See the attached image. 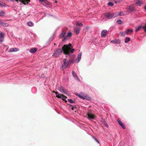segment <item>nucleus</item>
I'll return each instance as SVG.
<instances>
[{
    "instance_id": "obj_1",
    "label": "nucleus",
    "mask_w": 146,
    "mask_h": 146,
    "mask_svg": "<svg viewBox=\"0 0 146 146\" xmlns=\"http://www.w3.org/2000/svg\"><path fill=\"white\" fill-rule=\"evenodd\" d=\"M71 46V44H68V45L64 44L62 47V50L64 53L65 54L69 55V50Z\"/></svg>"
},
{
    "instance_id": "obj_2",
    "label": "nucleus",
    "mask_w": 146,
    "mask_h": 146,
    "mask_svg": "<svg viewBox=\"0 0 146 146\" xmlns=\"http://www.w3.org/2000/svg\"><path fill=\"white\" fill-rule=\"evenodd\" d=\"M104 14L105 16L109 19L117 17V15L115 13L110 14L109 13H105Z\"/></svg>"
},
{
    "instance_id": "obj_3",
    "label": "nucleus",
    "mask_w": 146,
    "mask_h": 146,
    "mask_svg": "<svg viewBox=\"0 0 146 146\" xmlns=\"http://www.w3.org/2000/svg\"><path fill=\"white\" fill-rule=\"evenodd\" d=\"M63 51L62 48L61 49L60 48L57 49L53 53L52 56L55 57H57L59 56Z\"/></svg>"
},
{
    "instance_id": "obj_4",
    "label": "nucleus",
    "mask_w": 146,
    "mask_h": 146,
    "mask_svg": "<svg viewBox=\"0 0 146 146\" xmlns=\"http://www.w3.org/2000/svg\"><path fill=\"white\" fill-rule=\"evenodd\" d=\"M87 118L89 119H94L96 118V115L90 112H88L87 114Z\"/></svg>"
},
{
    "instance_id": "obj_5",
    "label": "nucleus",
    "mask_w": 146,
    "mask_h": 146,
    "mask_svg": "<svg viewBox=\"0 0 146 146\" xmlns=\"http://www.w3.org/2000/svg\"><path fill=\"white\" fill-rule=\"evenodd\" d=\"M63 64L62 65L63 67L64 68H66L68 67V66L69 64V61L67 59H64L63 60Z\"/></svg>"
},
{
    "instance_id": "obj_6",
    "label": "nucleus",
    "mask_w": 146,
    "mask_h": 146,
    "mask_svg": "<svg viewBox=\"0 0 146 146\" xmlns=\"http://www.w3.org/2000/svg\"><path fill=\"white\" fill-rule=\"evenodd\" d=\"M129 12L127 11V12L122 11L120 12H117L115 13L117 15V17L119 16H123L124 15H126L129 13Z\"/></svg>"
},
{
    "instance_id": "obj_7",
    "label": "nucleus",
    "mask_w": 146,
    "mask_h": 146,
    "mask_svg": "<svg viewBox=\"0 0 146 146\" xmlns=\"http://www.w3.org/2000/svg\"><path fill=\"white\" fill-rule=\"evenodd\" d=\"M56 97L58 98H61L62 100L64 101H65V102H67V101H65V99L67 98L63 94H59L58 95L56 96Z\"/></svg>"
},
{
    "instance_id": "obj_8",
    "label": "nucleus",
    "mask_w": 146,
    "mask_h": 146,
    "mask_svg": "<svg viewBox=\"0 0 146 146\" xmlns=\"http://www.w3.org/2000/svg\"><path fill=\"white\" fill-rule=\"evenodd\" d=\"M60 92L63 93L64 94H67V90L64 89V88L62 87H61L58 88Z\"/></svg>"
},
{
    "instance_id": "obj_9",
    "label": "nucleus",
    "mask_w": 146,
    "mask_h": 146,
    "mask_svg": "<svg viewBox=\"0 0 146 146\" xmlns=\"http://www.w3.org/2000/svg\"><path fill=\"white\" fill-rule=\"evenodd\" d=\"M15 1L17 2H19L18 0H15ZM19 1H20L24 5L26 4V2H27V4H28L30 2V0H19Z\"/></svg>"
},
{
    "instance_id": "obj_10",
    "label": "nucleus",
    "mask_w": 146,
    "mask_h": 146,
    "mask_svg": "<svg viewBox=\"0 0 146 146\" xmlns=\"http://www.w3.org/2000/svg\"><path fill=\"white\" fill-rule=\"evenodd\" d=\"M108 33V31L106 30H103L101 33V36L102 37H105Z\"/></svg>"
},
{
    "instance_id": "obj_11",
    "label": "nucleus",
    "mask_w": 146,
    "mask_h": 146,
    "mask_svg": "<svg viewBox=\"0 0 146 146\" xmlns=\"http://www.w3.org/2000/svg\"><path fill=\"white\" fill-rule=\"evenodd\" d=\"M121 42V41L120 40L118 39H114L113 40H112L111 42V43L115 44L116 43L117 44H120Z\"/></svg>"
},
{
    "instance_id": "obj_12",
    "label": "nucleus",
    "mask_w": 146,
    "mask_h": 146,
    "mask_svg": "<svg viewBox=\"0 0 146 146\" xmlns=\"http://www.w3.org/2000/svg\"><path fill=\"white\" fill-rule=\"evenodd\" d=\"M117 121L119 124L121 126V127L123 129H125V125L121 122L120 120L119 119H118L117 120Z\"/></svg>"
},
{
    "instance_id": "obj_13",
    "label": "nucleus",
    "mask_w": 146,
    "mask_h": 146,
    "mask_svg": "<svg viewBox=\"0 0 146 146\" xmlns=\"http://www.w3.org/2000/svg\"><path fill=\"white\" fill-rule=\"evenodd\" d=\"M19 50L18 48H12L10 49L9 52H15Z\"/></svg>"
},
{
    "instance_id": "obj_14",
    "label": "nucleus",
    "mask_w": 146,
    "mask_h": 146,
    "mask_svg": "<svg viewBox=\"0 0 146 146\" xmlns=\"http://www.w3.org/2000/svg\"><path fill=\"white\" fill-rule=\"evenodd\" d=\"M80 29L79 27H76L74 29V31L76 34H78L80 33Z\"/></svg>"
},
{
    "instance_id": "obj_15",
    "label": "nucleus",
    "mask_w": 146,
    "mask_h": 146,
    "mask_svg": "<svg viewBox=\"0 0 146 146\" xmlns=\"http://www.w3.org/2000/svg\"><path fill=\"white\" fill-rule=\"evenodd\" d=\"M4 34L2 33H0V40L1 42H3L4 40Z\"/></svg>"
},
{
    "instance_id": "obj_16",
    "label": "nucleus",
    "mask_w": 146,
    "mask_h": 146,
    "mask_svg": "<svg viewBox=\"0 0 146 146\" xmlns=\"http://www.w3.org/2000/svg\"><path fill=\"white\" fill-rule=\"evenodd\" d=\"M82 53V52H80L79 53L78 55V56L77 57V59H78V61L77 62V63H78L80 61V60L81 59V56Z\"/></svg>"
},
{
    "instance_id": "obj_17",
    "label": "nucleus",
    "mask_w": 146,
    "mask_h": 146,
    "mask_svg": "<svg viewBox=\"0 0 146 146\" xmlns=\"http://www.w3.org/2000/svg\"><path fill=\"white\" fill-rule=\"evenodd\" d=\"M37 50V49L35 48H32L30 50V52L31 53H34L36 52Z\"/></svg>"
},
{
    "instance_id": "obj_18",
    "label": "nucleus",
    "mask_w": 146,
    "mask_h": 146,
    "mask_svg": "<svg viewBox=\"0 0 146 146\" xmlns=\"http://www.w3.org/2000/svg\"><path fill=\"white\" fill-rule=\"evenodd\" d=\"M66 33V32L65 31L63 30L62 33L59 36V37L60 38H62L64 36Z\"/></svg>"
},
{
    "instance_id": "obj_19",
    "label": "nucleus",
    "mask_w": 146,
    "mask_h": 146,
    "mask_svg": "<svg viewBox=\"0 0 146 146\" xmlns=\"http://www.w3.org/2000/svg\"><path fill=\"white\" fill-rule=\"evenodd\" d=\"M136 4L138 5L139 6H141L142 4V2L141 1H137L135 3Z\"/></svg>"
},
{
    "instance_id": "obj_20",
    "label": "nucleus",
    "mask_w": 146,
    "mask_h": 146,
    "mask_svg": "<svg viewBox=\"0 0 146 146\" xmlns=\"http://www.w3.org/2000/svg\"><path fill=\"white\" fill-rule=\"evenodd\" d=\"M129 32H130L131 33H133V31L132 29H127V31L126 32V34L127 35H128L129 34Z\"/></svg>"
},
{
    "instance_id": "obj_21",
    "label": "nucleus",
    "mask_w": 146,
    "mask_h": 146,
    "mask_svg": "<svg viewBox=\"0 0 146 146\" xmlns=\"http://www.w3.org/2000/svg\"><path fill=\"white\" fill-rule=\"evenodd\" d=\"M72 75L75 78H76V79H78V77L76 73L73 71H72Z\"/></svg>"
},
{
    "instance_id": "obj_22",
    "label": "nucleus",
    "mask_w": 146,
    "mask_h": 146,
    "mask_svg": "<svg viewBox=\"0 0 146 146\" xmlns=\"http://www.w3.org/2000/svg\"><path fill=\"white\" fill-rule=\"evenodd\" d=\"M27 24L30 27H32L33 26V24L31 21H29L28 22Z\"/></svg>"
},
{
    "instance_id": "obj_23",
    "label": "nucleus",
    "mask_w": 146,
    "mask_h": 146,
    "mask_svg": "<svg viewBox=\"0 0 146 146\" xmlns=\"http://www.w3.org/2000/svg\"><path fill=\"white\" fill-rule=\"evenodd\" d=\"M5 15V13L3 11H0V16H3Z\"/></svg>"
},
{
    "instance_id": "obj_24",
    "label": "nucleus",
    "mask_w": 146,
    "mask_h": 146,
    "mask_svg": "<svg viewBox=\"0 0 146 146\" xmlns=\"http://www.w3.org/2000/svg\"><path fill=\"white\" fill-rule=\"evenodd\" d=\"M130 40V38H128L127 37H126L125 38V43L128 42Z\"/></svg>"
},
{
    "instance_id": "obj_25",
    "label": "nucleus",
    "mask_w": 146,
    "mask_h": 146,
    "mask_svg": "<svg viewBox=\"0 0 146 146\" xmlns=\"http://www.w3.org/2000/svg\"><path fill=\"white\" fill-rule=\"evenodd\" d=\"M1 25L3 27H7L9 25L7 23H6L5 22H3Z\"/></svg>"
},
{
    "instance_id": "obj_26",
    "label": "nucleus",
    "mask_w": 146,
    "mask_h": 146,
    "mask_svg": "<svg viewBox=\"0 0 146 146\" xmlns=\"http://www.w3.org/2000/svg\"><path fill=\"white\" fill-rule=\"evenodd\" d=\"M120 34L121 35L123 36H125V34L126 33V32H120Z\"/></svg>"
},
{
    "instance_id": "obj_27",
    "label": "nucleus",
    "mask_w": 146,
    "mask_h": 146,
    "mask_svg": "<svg viewBox=\"0 0 146 146\" xmlns=\"http://www.w3.org/2000/svg\"><path fill=\"white\" fill-rule=\"evenodd\" d=\"M134 9V7L132 6H130L129 7V9L130 11H133Z\"/></svg>"
},
{
    "instance_id": "obj_28",
    "label": "nucleus",
    "mask_w": 146,
    "mask_h": 146,
    "mask_svg": "<svg viewBox=\"0 0 146 146\" xmlns=\"http://www.w3.org/2000/svg\"><path fill=\"white\" fill-rule=\"evenodd\" d=\"M69 62V64H70L71 63H73L75 61V59H72L70 60L69 61H68Z\"/></svg>"
},
{
    "instance_id": "obj_29",
    "label": "nucleus",
    "mask_w": 146,
    "mask_h": 146,
    "mask_svg": "<svg viewBox=\"0 0 146 146\" xmlns=\"http://www.w3.org/2000/svg\"><path fill=\"white\" fill-rule=\"evenodd\" d=\"M141 28V26H139V27H137L136 28V29L135 30V31L136 32H137Z\"/></svg>"
},
{
    "instance_id": "obj_30",
    "label": "nucleus",
    "mask_w": 146,
    "mask_h": 146,
    "mask_svg": "<svg viewBox=\"0 0 146 146\" xmlns=\"http://www.w3.org/2000/svg\"><path fill=\"white\" fill-rule=\"evenodd\" d=\"M117 22L119 24H121L122 23V21L121 19H118L117 21Z\"/></svg>"
},
{
    "instance_id": "obj_31",
    "label": "nucleus",
    "mask_w": 146,
    "mask_h": 146,
    "mask_svg": "<svg viewBox=\"0 0 146 146\" xmlns=\"http://www.w3.org/2000/svg\"><path fill=\"white\" fill-rule=\"evenodd\" d=\"M76 25H78L80 26H83V24H82V23L80 22L77 23H76Z\"/></svg>"
},
{
    "instance_id": "obj_32",
    "label": "nucleus",
    "mask_w": 146,
    "mask_h": 146,
    "mask_svg": "<svg viewBox=\"0 0 146 146\" xmlns=\"http://www.w3.org/2000/svg\"><path fill=\"white\" fill-rule=\"evenodd\" d=\"M68 101L71 103H73L74 102V101L71 99H68Z\"/></svg>"
},
{
    "instance_id": "obj_33",
    "label": "nucleus",
    "mask_w": 146,
    "mask_h": 146,
    "mask_svg": "<svg viewBox=\"0 0 146 146\" xmlns=\"http://www.w3.org/2000/svg\"><path fill=\"white\" fill-rule=\"evenodd\" d=\"M72 33L71 32H69L68 33L67 36L68 37H71L72 36Z\"/></svg>"
},
{
    "instance_id": "obj_34",
    "label": "nucleus",
    "mask_w": 146,
    "mask_h": 146,
    "mask_svg": "<svg viewBox=\"0 0 146 146\" xmlns=\"http://www.w3.org/2000/svg\"><path fill=\"white\" fill-rule=\"evenodd\" d=\"M108 5L109 6H113V4L111 2H109L108 3Z\"/></svg>"
},
{
    "instance_id": "obj_35",
    "label": "nucleus",
    "mask_w": 146,
    "mask_h": 146,
    "mask_svg": "<svg viewBox=\"0 0 146 146\" xmlns=\"http://www.w3.org/2000/svg\"><path fill=\"white\" fill-rule=\"evenodd\" d=\"M74 50V48H72L70 49L69 50V52H70L71 53H73Z\"/></svg>"
},
{
    "instance_id": "obj_36",
    "label": "nucleus",
    "mask_w": 146,
    "mask_h": 146,
    "mask_svg": "<svg viewBox=\"0 0 146 146\" xmlns=\"http://www.w3.org/2000/svg\"><path fill=\"white\" fill-rule=\"evenodd\" d=\"M53 93H55L56 94V96H57V95H58L59 94H60L59 93H58V92H56L54 91H52Z\"/></svg>"
},
{
    "instance_id": "obj_37",
    "label": "nucleus",
    "mask_w": 146,
    "mask_h": 146,
    "mask_svg": "<svg viewBox=\"0 0 146 146\" xmlns=\"http://www.w3.org/2000/svg\"><path fill=\"white\" fill-rule=\"evenodd\" d=\"M143 29L144 30V31L146 32V26H143L142 27Z\"/></svg>"
},
{
    "instance_id": "obj_38",
    "label": "nucleus",
    "mask_w": 146,
    "mask_h": 146,
    "mask_svg": "<svg viewBox=\"0 0 146 146\" xmlns=\"http://www.w3.org/2000/svg\"><path fill=\"white\" fill-rule=\"evenodd\" d=\"M101 121L103 123H104V122L105 121V120L104 119H103V118H101Z\"/></svg>"
},
{
    "instance_id": "obj_39",
    "label": "nucleus",
    "mask_w": 146,
    "mask_h": 146,
    "mask_svg": "<svg viewBox=\"0 0 146 146\" xmlns=\"http://www.w3.org/2000/svg\"><path fill=\"white\" fill-rule=\"evenodd\" d=\"M5 3H3L2 4V6H1V7H5Z\"/></svg>"
},
{
    "instance_id": "obj_40",
    "label": "nucleus",
    "mask_w": 146,
    "mask_h": 146,
    "mask_svg": "<svg viewBox=\"0 0 146 146\" xmlns=\"http://www.w3.org/2000/svg\"><path fill=\"white\" fill-rule=\"evenodd\" d=\"M3 22L2 21V20H0V24L2 25Z\"/></svg>"
},
{
    "instance_id": "obj_41",
    "label": "nucleus",
    "mask_w": 146,
    "mask_h": 146,
    "mask_svg": "<svg viewBox=\"0 0 146 146\" xmlns=\"http://www.w3.org/2000/svg\"><path fill=\"white\" fill-rule=\"evenodd\" d=\"M105 126L107 127H108V124L107 123H106L104 124V125Z\"/></svg>"
},
{
    "instance_id": "obj_42",
    "label": "nucleus",
    "mask_w": 146,
    "mask_h": 146,
    "mask_svg": "<svg viewBox=\"0 0 146 146\" xmlns=\"http://www.w3.org/2000/svg\"><path fill=\"white\" fill-rule=\"evenodd\" d=\"M80 98H81L82 99H85V98H84V97H83V96H80Z\"/></svg>"
},
{
    "instance_id": "obj_43",
    "label": "nucleus",
    "mask_w": 146,
    "mask_h": 146,
    "mask_svg": "<svg viewBox=\"0 0 146 146\" xmlns=\"http://www.w3.org/2000/svg\"><path fill=\"white\" fill-rule=\"evenodd\" d=\"M80 98H81L82 99H85V98H84V97H83V96H80Z\"/></svg>"
},
{
    "instance_id": "obj_44",
    "label": "nucleus",
    "mask_w": 146,
    "mask_h": 146,
    "mask_svg": "<svg viewBox=\"0 0 146 146\" xmlns=\"http://www.w3.org/2000/svg\"><path fill=\"white\" fill-rule=\"evenodd\" d=\"M66 39V37L65 36L64 38L63 39V41H64V40H65Z\"/></svg>"
},
{
    "instance_id": "obj_45",
    "label": "nucleus",
    "mask_w": 146,
    "mask_h": 146,
    "mask_svg": "<svg viewBox=\"0 0 146 146\" xmlns=\"http://www.w3.org/2000/svg\"><path fill=\"white\" fill-rule=\"evenodd\" d=\"M39 0L42 2H44L45 1V0Z\"/></svg>"
},
{
    "instance_id": "obj_46",
    "label": "nucleus",
    "mask_w": 146,
    "mask_h": 146,
    "mask_svg": "<svg viewBox=\"0 0 146 146\" xmlns=\"http://www.w3.org/2000/svg\"><path fill=\"white\" fill-rule=\"evenodd\" d=\"M95 139L98 143H99V141L98 140H97L96 139Z\"/></svg>"
},
{
    "instance_id": "obj_47",
    "label": "nucleus",
    "mask_w": 146,
    "mask_h": 146,
    "mask_svg": "<svg viewBox=\"0 0 146 146\" xmlns=\"http://www.w3.org/2000/svg\"><path fill=\"white\" fill-rule=\"evenodd\" d=\"M76 108V107H72V110H73L74 109V108Z\"/></svg>"
},
{
    "instance_id": "obj_48",
    "label": "nucleus",
    "mask_w": 146,
    "mask_h": 146,
    "mask_svg": "<svg viewBox=\"0 0 146 146\" xmlns=\"http://www.w3.org/2000/svg\"><path fill=\"white\" fill-rule=\"evenodd\" d=\"M42 4L43 5H44L45 4V3L44 2H44H42Z\"/></svg>"
},
{
    "instance_id": "obj_49",
    "label": "nucleus",
    "mask_w": 146,
    "mask_h": 146,
    "mask_svg": "<svg viewBox=\"0 0 146 146\" xmlns=\"http://www.w3.org/2000/svg\"><path fill=\"white\" fill-rule=\"evenodd\" d=\"M76 94L80 98V96H81L80 95H78V94Z\"/></svg>"
},
{
    "instance_id": "obj_50",
    "label": "nucleus",
    "mask_w": 146,
    "mask_h": 146,
    "mask_svg": "<svg viewBox=\"0 0 146 146\" xmlns=\"http://www.w3.org/2000/svg\"><path fill=\"white\" fill-rule=\"evenodd\" d=\"M3 3H0V7H1Z\"/></svg>"
},
{
    "instance_id": "obj_51",
    "label": "nucleus",
    "mask_w": 146,
    "mask_h": 146,
    "mask_svg": "<svg viewBox=\"0 0 146 146\" xmlns=\"http://www.w3.org/2000/svg\"><path fill=\"white\" fill-rule=\"evenodd\" d=\"M144 9L146 11V5L144 6Z\"/></svg>"
},
{
    "instance_id": "obj_52",
    "label": "nucleus",
    "mask_w": 146,
    "mask_h": 146,
    "mask_svg": "<svg viewBox=\"0 0 146 146\" xmlns=\"http://www.w3.org/2000/svg\"><path fill=\"white\" fill-rule=\"evenodd\" d=\"M90 99V98L89 97H88V98H87V100H89Z\"/></svg>"
},
{
    "instance_id": "obj_53",
    "label": "nucleus",
    "mask_w": 146,
    "mask_h": 146,
    "mask_svg": "<svg viewBox=\"0 0 146 146\" xmlns=\"http://www.w3.org/2000/svg\"><path fill=\"white\" fill-rule=\"evenodd\" d=\"M106 123V121H105L104 122V123H103L104 124H104Z\"/></svg>"
},
{
    "instance_id": "obj_54",
    "label": "nucleus",
    "mask_w": 146,
    "mask_h": 146,
    "mask_svg": "<svg viewBox=\"0 0 146 146\" xmlns=\"http://www.w3.org/2000/svg\"><path fill=\"white\" fill-rule=\"evenodd\" d=\"M85 98H86V96H85Z\"/></svg>"
}]
</instances>
